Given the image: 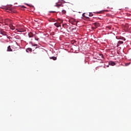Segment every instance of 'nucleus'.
<instances>
[{"mask_svg":"<svg viewBox=\"0 0 131 131\" xmlns=\"http://www.w3.org/2000/svg\"><path fill=\"white\" fill-rule=\"evenodd\" d=\"M82 16L86 18H89V14H88V13H83L82 14Z\"/></svg>","mask_w":131,"mask_h":131,"instance_id":"1","label":"nucleus"},{"mask_svg":"<svg viewBox=\"0 0 131 131\" xmlns=\"http://www.w3.org/2000/svg\"><path fill=\"white\" fill-rule=\"evenodd\" d=\"M54 26L56 27L57 28H58L59 27L61 26V23H58V21L54 24Z\"/></svg>","mask_w":131,"mask_h":131,"instance_id":"2","label":"nucleus"},{"mask_svg":"<svg viewBox=\"0 0 131 131\" xmlns=\"http://www.w3.org/2000/svg\"><path fill=\"white\" fill-rule=\"evenodd\" d=\"M29 38H32L33 36H34L35 35L32 32H30L28 34Z\"/></svg>","mask_w":131,"mask_h":131,"instance_id":"3","label":"nucleus"},{"mask_svg":"<svg viewBox=\"0 0 131 131\" xmlns=\"http://www.w3.org/2000/svg\"><path fill=\"white\" fill-rule=\"evenodd\" d=\"M0 33L3 36H7V32L5 31H0Z\"/></svg>","mask_w":131,"mask_h":131,"instance_id":"4","label":"nucleus"},{"mask_svg":"<svg viewBox=\"0 0 131 131\" xmlns=\"http://www.w3.org/2000/svg\"><path fill=\"white\" fill-rule=\"evenodd\" d=\"M123 41L119 40L118 42L117 46H119L120 44H123Z\"/></svg>","mask_w":131,"mask_h":131,"instance_id":"5","label":"nucleus"},{"mask_svg":"<svg viewBox=\"0 0 131 131\" xmlns=\"http://www.w3.org/2000/svg\"><path fill=\"white\" fill-rule=\"evenodd\" d=\"M7 51L8 52H12V50L11 49L10 46H8Z\"/></svg>","mask_w":131,"mask_h":131,"instance_id":"6","label":"nucleus"},{"mask_svg":"<svg viewBox=\"0 0 131 131\" xmlns=\"http://www.w3.org/2000/svg\"><path fill=\"white\" fill-rule=\"evenodd\" d=\"M110 64H111L112 66H115V65H116V63L114 61H111L110 62Z\"/></svg>","mask_w":131,"mask_h":131,"instance_id":"7","label":"nucleus"},{"mask_svg":"<svg viewBox=\"0 0 131 131\" xmlns=\"http://www.w3.org/2000/svg\"><path fill=\"white\" fill-rule=\"evenodd\" d=\"M32 49H31V48H27L26 49L27 52H32Z\"/></svg>","mask_w":131,"mask_h":131,"instance_id":"8","label":"nucleus"},{"mask_svg":"<svg viewBox=\"0 0 131 131\" xmlns=\"http://www.w3.org/2000/svg\"><path fill=\"white\" fill-rule=\"evenodd\" d=\"M10 28L11 30H13L15 29V27L13 25H10Z\"/></svg>","mask_w":131,"mask_h":131,"instance_id":"9","label":"nucleus"},{"mask_svg":"<svg viewBox=\"0 0 131 131\" xmlns=\"http://www.w3.org/2000/svg\"><path fill=\"white\" fill-rule=\"evenodd\" d=\"M94 15V14H93L92 12H90L89 14V17H93Z\"/></svg>","mask_w":131,"mask_h":131,"instance_id":"10","label":"nucleus"},{"mask_svg":"<svg viewBox=\"0 0 131 131\" xmlns=\"http://www.w3.org/2000/svg\"><path fill=\"white\" fill-rule=\"evenodd\" d=\"M95 27H98V26H100V24L99 23H95L94 24Z\"/></svg>","mask_w":131,"mask_h":131,"instance_id":"11","label":"nucleus"},{"mask_svg":"<svg viewBox=\"0 0 131 131\" xmlns=\"http://www.w3.org/2000/svg\"><path fill=\"white\" fill-rule=\"evenodd\" d=\"M50 59H52L53 60H55L57 59V57L53 56L52 57H50Z\"/></svg>","mask_w":131,"mask_h":131,"instance_id":"12","label":"nucleus"},{"mask_svg":"<svg viewBox=\"0 0 131 131\" xmlns=\"http://www.w3.org/2000/svg\"><path fill=\"white\" fill-rule=\"evenodd\" d=\"M34 37L35 40H39V38L38 37H36V35H34Z\"/></svg>","mask_w":131,"mask_h":131,"instance_id":"13","label":"nucleus"},{"mask_svg":"<svg viewBox=\"0 0 131 131\" xmlns=\"http://www.w3.org/2000/svg\"><path fill=\"white\" fill-rule=\"evenodd\" d=\"M54 18H52V19H49V21H50V22H53V21H54Z\"/></svg>","mask_w":131,"mask_h":131,"instance_id":"14","label":"nucleus"},{"mask_svg":"<svg viewBox=\"0 0 131 131\" xmlns=\"http://www.w3.org/2000/svg\"><path fill=\"white\" fill-rule=\"evenodd\" d=\"M55 6L57 7H59L60 6V5H59V4H56Z\"/></svg>","mask_w":131,"mask_h":131,"instance_id":"15","label":"nucleus"},{"mask_svg":"<svg viewBox=\"0 0 131 131\" xmlns=\"http://www.w3.org/2000/svg\"><path fill=\"white\" fill-rule=\"evenodd\" d=\"M94 13H101V12H95Z\"/></svg>","mask_w":131,"mask_h":131,"instance_id":"16","label":"nucleus"},{"mask_svg":"<svg viewBox=\"0 0 131 131\" xmlns=\"http://www.w3.org/2000/svg\"><path fill=\"white\" fill-rule=\"evenodd\" d=\"M16 30L17 31V32H21L20 30L16 29Z\"/></svg>","mask_w":131,"mask_h":131,"instance_id":"17","label":"nucleus"},{"mask_svg":"<svg viewBox=\"0 0 131 131\" xmlns=\"http://www.w3.org/2000/svg\"><path fill=\"white\" fill-rule=\"evenodd\" d=\"M50 13H56V11H50Z\"/></svg>","mask_w":131,"mask_h":131,"instance_id":"18","label":"nucleus"},{"mask_svg":"<svg viewBox=\"0 0 131 131\" xmlns=\"http://www.w3.org/2000/svg\"><path fill=\"white\" fill-rule=\"evenodd\" d=\"M62 13H66V11L65 10H63V11H62Z\"/></svg>","mask_w":131,"mask_h":131,"instance_id":"19","label":"nucleus"},{"mask_svg":"<svg viewBox=\"0 0 131 131\" xmlns=\"http://www.w3.org/2000/svg\"><path fill=\"white\" fill-rule=\"evenodd\" d=\"M122 39L123 40H126V39H125V38H124V37L122 38Z\"/></svg>","mask_w":131,"mask_h":131,"instance_id":"20","label":"nucleus"},{"mask_svg":"<svg viewBox=\"0 0 131 131\" xmlns=\"http://www.w3.org/2000/svg\"><path fill=\"white\" fill-rule=\"evenodd\" d=\"M7 21H8V19H5V23H6Z\"/></svg>","mask_w":131,"mask_h":131,"instance_id":"21","label":"nucleus"},{"mask_svg":"<svg viewBox=\"0 0 131 131\" xmlns=\"http://www.w3.org/2000/svg\"><path fill=\"white\" fill-rule=\"evenodd\" d=\"M34 46L37 47V46H38V45H34Z\"/></svg>","mask_w":131,"mask_h":131,"instance_id":"22","label":"nucleus"},{"mask_svg":"<svg viewBox=\"0 0 131 131\" xmlns=\"http://www.w3.org/2000/svg\"><path fill=\"white\" fill-rule=\"evenodd\" d=\"M100 56H103L102 54H100Z\"/></svg>","mask_w":131,"mask_h":131,"instance_id":"23","label":"nucleus"},{"mask_svg":"<svg viewBox=\"0 0 131 131\" xmlns=\"http://www.w3.org/2000/svg\"><path fill=\"white\" fill-rule=\"evenodd\" d=\"M34 54H36V53H35V52H34Z\"/></svg>","mask_w":131,"mask_h":131,"instance_id":"24","label":"nucleus"},{"mask_svg":"<svg viewBox=\"0 0 131 131\" xmlns=\"http://www.w3.org/2000/svg\"><path fill=\"white\" fill-rule=\"evenodd\" d=\"M27 5H28V6H29V4H27Z\"/></svg>","mask_w":131,"mask_h":131,"instance_id":"25","label":"nucleus"}]
</instances>
